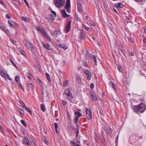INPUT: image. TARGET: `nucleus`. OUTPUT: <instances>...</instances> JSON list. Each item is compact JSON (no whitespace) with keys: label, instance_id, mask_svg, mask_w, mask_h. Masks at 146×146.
Returning a JSON list of instances; mask_svg holds the SVG:
<instances>
[{"label":"nucleus","instance_id":"nucleus-9","mask_svg":"<svg viewBox=\"0 0 146 146\" xmlns=\"http://www.w3.org/2000/svg\"><path fill=\"white\" fill-rule=\"evenodd\" d=\"M48 93L46 89H42V97L43 98L44 97H46L48 96Z\"/></svg>","mask_w":146,"mask_h":146},{"label":"nucleus","instance_id":"nucleus-42","mask_svg":"<svg viewBox=\"0 0 146 146\" xmlns=\"http://www.w3.org/2000/svg\"><path fill=\"white\" fill-rule=\"evenodd\" d=\"M78 119V117H76L74 119V122L75 124H76Z\"/></svg>","mask_w":146,"mask_h":146},{"label":"nucleus","instance_id":"nucleus-7","mask_svg":"<svg viewBox=\"0 0 146 146\" xmlns=\"http://www.w3.org/2000/svg\"><path fill=\"white\" fill-rule=\"evenodd\" d=\"M84 73L85 74L87 75V77L88 80H90L91 79L92 76V75L90 71L88 69H86L84 70Z\"/></svg>","mask_w":146,"mask_h":146},{"label":"nucleus","instance_id":"nucleus-49","mask_svg":"<svg viewBox=\"0 0 146 146\" xmlns=\"http://www.w3.org/2000/svg\"><path fill=\"white\" fill-rule=\"evenodd\" d=\"M62 104L64 105H65L67 104V102L66 101H65L63 100H62Z\"/></svg>","mask_w":146,"mask_h":146},{"label":"nucleus","instance_id":"nucleus-27","mask_svg":"<svg viewBox=\"0 0 146 146\" xmlns=\"http://www.w3.org/2000/svg\"><path fill=\"white\" fill-rule=\"evenodd\" d=\"M75 114H76L75 116V117H78V118H79V117L81 115V113L78 111H77L75 112Z\"/></svg>","mask_w":146,"mask_h":146},{"label":"nucleus","instance_id":"nucleus-35","mask_svg":"<svg viewBox=\"0 0 146 146\" xmlns=\"http://www.w3.org/2000/svg\"><path fill=\"white\" fill-rule=\"evenodd\" d=\"M110 85H111V87L113 88L114 90L115 89V85L113 83V82H111L110 83Z\"/></svg>","mask_w":146,"mask_h":146},{"label":"nucleus","instance_id":"nucleus-46","mask_svg":"<svg viewBox=\"0 0 146 146\" xmlns=\"http://www.w3.org/2000/svg\"><path fill=\"white\" fill-rule=\"evenodd\" d=\"M83 26L86 30L88 31L89 30H90V28L88 27H87L85 25H84Z\"/></svg>","mask_w":146,"mask_h":146},{"label":"nucleus","instance_id":"nucleus-20","mask_svg":"<svg viewBox=\"0 0 146 146\" xmlns=\"http://www.w3.org/2000/svg\"><path fill=\"white\" fill-rule=\"evenodd\" d=\"M105 130L106 131L107 133V134L110 133L112 131L111 129L110 128H106Z\"/></svg>","mask_w":146,"mask_h":146},{"label":"nucleus","instance_id":"nucleus-58","mask_svg":"<svg viewBox=\"0 0 146 146\" xmlns=\"http://www.w3.org/2000/svg\"><path fill=\"white\" fill-rule=\"evenodd\" d=\"M24 1L25 2V3L27 5V6L28 7V8H29V5L28 4V2L27 1Z\"/></svg>","mask_w":146,"mask_h":146},{"label":"nucleus","instance_id":"nucleus-54","mask_svg":"<svg viewBox=\"0 0 146 146\" xmlns=\"http://www.w3.org/2000/svg\"><path fill=\"white\" fill-rule=\"evenodd\" d=\"M83 64L85 67H87L88 66L87 63L86 62H84Z\"/></svg>","mask_w":146,"mask_h":146},{"label":"nucleus","instance_id":"nucleus-5","mask_svg":"<svg viewBox=\"0 0 146 146\" xmlns=\"http://www.w3.org/2000/svg\"><path fill=\"white\" fill-rule=\"evenodd\" d=\"M86 111L87 118L88 119H90L92 117V113L91 110L90 109L86 108Z\"/></svg>","mask_w":146,"mask_h":146},{"label":"nucleus","instance_id":"nucleus-52","mask_svg":"<svg viewBox=\"0 0 146 146\" xmlns=\"http://www.w3.org/2000/svg\"><path fill=\"white\" fill-rule=\"evenodd\" d=\"M66 8V11L68 12V13H69L70 12V8Z\"/></svg>","mask_w":146,"mask_h":146},{"label":"nucleus","instance_id":"nucleus-43","mask_svg":"<svg viewBox=\"0 0 146 146\" xmlns=\"http://www.w3.org/2000/svg\"><path fill=\"white\" fill-rule=\"evenodd\" d=\"M10 61H11V63L13 64L14 65V66L16 67V66H16V64H15V63L13 61V60H11V59H10Z\"/></svg>","mask_w":146,"mask_h":146},{"label":"nucleus","instance_id":"nucleus-10","mask_svg":"<svg viewBox=\"0 0 146 146\" xmlns=\"http://www.w3.org/2000/svg\"><path fill=\"white\" fill-rule=\"evenodd\" d=\"M61 13L62 17L64 18L69 17L70 15H68L66 13L65 10H62L61 11Z\"/></svg>","mask_w":146,"mask_h":146},{"label":"nucleus","instance_id":"nucleus-14","mask_svg":"<svg viewBox=\"0 0 146 146\" xmlns=\"http://www.w3.org/2000/svg\"><path fill=\"white\" fill-rule=\"evenodd\" d=\"M84 32L82 30H80V39L82 40L84 39L85 38V37L84 36L83 34Z\"/></svg>","mask_w":146,"mask_h":146},{"label":"nucleus","instance_id":"nucleus-4","mask_svg":"<svg viewBox=\"0 0 146 146\" xmlns=\"http://www.w3.org/2000/svg\"><path fill=\"white\" fill-rule=\"evenodd\" d=\"M71 22L72 21L71 20L68 21L67 22L65 29V31H66V33H68L70 31Z\"/></svg>","mask_w":146,"mask_h":146},{"label":"nucleus","instance_id":"nucleus-16","mask_svg":"<svg viewBox=\"0 0 146 146\" xmlns=\"http://www.w3.org/2000/svg\"><path fill=\"white\" fill-rule=\"evenodd\" d=\"M115 6L117 7V8L119 7L120 8H123V4L121 3L115 4Z\"/></svg>","mask_w":146,"mask_h":146},{"label":"nucleus","instance_id":"nucleus-33","mask_svg":"<svg viewBox=\"0 0 146 146\" xmlns=\"http://www.w3.org/2000/svg\"><path fill=\"white\" fill-rule=\"evenodd\" d=\"M27 85L29 87L32 88L33 87V86L32 84L30 83H28L27 84Z\"/></svg>","mask_w":146,"mask_h":146},{"label":"nucleus","instance_id":"nucleus-12","mask_svg":"<svg viewBox=\"0 0 146 146\" xmlns=\"http://www.w3.org/2000/svg\"><path fill=\"white\" fill-rule=\"evenodd\" d=\"M24 141L27 143L28 146H31L30 142L27 137H25L24 138Z\"/></svg>","mask_w":146,"mask_h":146},{"label":"nucleus","instance_id":"nucleus-38","mask_svg":"<svg viewBox=\"0 0 146 146\" xmlns=\"http://www.w3.org/2000/svg\"><path fill=\"white\" fill-rule=\"evenodd\" d=\"M21 19L23 20L24 21H27L29 20V19L28 18H25V17H22Z\"/></svg>","mask_w":146,"mask_h":146},{"label":"nucleus","instance_id":"nucleus-31","mask_svg":"<svg viewBox=\"0 0 146 146\" xmlns=\"http://www.w3.org/2000/svg\"><path fill=\"white\" fill-rule=\"evenodd\" d=\"M42 35L43 36L44 35L45 33H46V32L45 31L44 29L43 28H42L40 31Z\"/></svg>","mask_w":146,"mask_h":146},{"label":"nucleus","instance_id":"nucleus-48","mask_svg":"<svg viewBox=\"0 0 146 146\" xmlns=\"http://www.w3.org/2000/svg\"><path fill=\"white\" fill-rule=\"evenodd\" d=\"M119 49L121 50V52L122 53H123V51H122V47L121 46V45H119Z\"/></svg>","mask_w":146,"mask_h":146},{"label":"nucleus","instance_id":"nucleus-2","mask_svg":"<svg viewBox=\"0 0 146 146\" xmlns=\"http://www.w3.org/2000/svg\"><path fill=\"white\" fill-rule=\"evenodd\" d=\"M64 93L67 96L68 98L71 102H73V96L69 88L65 89L64 91Z\"/></svg>","mask_w":146,"mask_h":146},{"label":"nucleus","instance_id":"nucleus-32","mask_svg":"<svg viewBox=\"0 0 146 146\" xmlns=\"http://www.w3.org/2000/svg\"><path fill=\"white\" fill-rule=\"evenodd\" d=\"M37 82L41 86H42V83L41 80L39 79H38L37 80Z\"/></svg>","mask_w":146,"mask_h":146},{"label":"nucleus","instance_id":"nucleus-18","mask_svg":"<svg viewBox=\"0 0 146 146\" xmlns=\"http://www.w3.org/2000/svg\"><path fill=\"white\" fill-rule=\"evenodd\" d=\"M18 110L20 114L22 116H24V110L22 109L19 108L18 109Z\"/></svg>","mask_w":146,"mask_h":146},{"label":"nucleus","instance_id":"nucleus-53","mask_svg":"<svg viewBox=\"0 0 146 146\" xmlns=\"http://www.w3.org/2000/svg\"><path fill=\"white\" fill-rule=\"evenodd\" d=\"M90 88L92 89L94 87V85L93 83H91L90 85Z\"/></svg>","mask_w":146,"mask_h":146},{"label":"nucleus","instance_id":"nucleus-62","mask_svg":"<svg viewBox=\"0 0 146 146\" xmlns=\"http://www.w3.org/2000/svg\"><path fill=\"white\" fill-rule=\"evenodd\" d=\"M0 129L2 132H3V129L1 125L0 126Z\"/></svg>","mask_w":146,"mask_h":146},{"label":"nucleus","instance_id":"nucleus-60","mask_svg":"<svg viewBox=\"0 0 146 146\" xmlns=\"http://www.w3.org/2000/svg\"><path fill=\"white\" fill-rule=\"evenodd\" d=\"M54 126H55V128H58V125H57V123H54Z\"/></svg>","mask_w":146,"mask_h":146},{"label":"nucleus","instance_id":"nucleus-63","mask_svg":"<svg viewBox=\"0 0 146 146\" xmlns=\"http://www.w3.org/2000/svg\"><path fill=\"white\" fill-rule=\"evenodd\" d=\"M7 77L8 78V79L10 80H11V81L12 80V79L11 78H10L9 77V75L8 74H7Z\"/></svg>","mask_w":146,"mask_h":146},{"label":"nucleus","instance_id":"nucleus-28","mask_svg":"<svg viewBox=\"0 0 146 146\" xmlns=\"http://www.w3.org/2000/svg\"><path fill=\"white\" fill-rule=\"evenodd\" d=\"M43 36H45L46 38L49 40L51 41V39L50 37L47 35V34L46 33L44 34V35Z\"/></svg>","mask_w":146,"mask_h":146},{"label":"nucleus","instance_id":"nucleus-24","mask_svg":"<svg viewBox=\"0 0 146 146\" xmlns=\"http://www.w3.org/2000/svg\"><path fill=\"white\" fill-rule=\"evenodd\" d=\"M46 75L48 81L50 82L51 81V80L49 74L47 73H46Z\"/></svg>","mask_w":146,"mask_h":146},{"label":"nucleus","instance_id":"nucleus-39","mask_svg":"<svg viewBox=\"0 0 146 146\" xmlns=\"http://www.w3.org/2000/svg\"><path fill=\"white\" fill-rule=\"evenodd\" d=\"M16 81L18 82L20 80L19 77L18 76H16L15 78Z\"/></svg>","mask_w":146,"mask_h":146},{"label":"nucleus","instance_id":"nucleus-40","mask_svg":"<svg viewBox=\"0 0 146 146\" xmlns=\"http://www.w3.org/2000/svg\"><path fill=\"white\" fill-rule=\"evenodd\" d=\"M21 121L22 123L25 127H26L27 126V125L25 123V121L24 120H21Z\"/></svg>","mask_w":146,"mask_h":146},{"label":"nucleus","instance_id":"nucleus-1","mask_svg":"<svg viewBox=\"0 0 146 146\" xmlns=\"http://www.w3.org/2000/svg\"><path fill=\"white\" fill-rule=\"evenodd\" d=\"M133 109L136 112L139 111L141 112H142L145 110V106L143 104H141L138 106H134L133 107Z\"/></svg>","mask_w":146,"mask_h":146},{"label":"nucleus","instance_id":"nucleus-21","mask_svg":"<svg viewBox=\"0 0 146 146\" xmlns=\"http://www.w3.org/2000/svg\"><path fill=\"white\" fill-rule=\"evenodd\" d=\"M59 47L63 48L65 50L67 48V46L64 44H59Z\"/></svg>","mask_w":146,"mask_h":146},{"label":"nucleus","instance_id":"nucleus-23","mask_svg":"<svg viewBox=\"0 0 146 146\" xmlns=\"http://www.w3.org/2000/svg\"><path fill=\"white\" fill-rule=\"evenodd\" d=\"M40 108L41 110L43 111H45L46 109L45 107V105L43 104H40Z\"/></svg>","mask_w":146,"mask_h":146},{"label":"nucleus","instance_id":"nucleus-51","mask_svg":"<svg viewBox=\"0 0 146 146\" xmlns=\"http://www.w3.org/2000/svg\"><path fill=\"white\" fill-rule=\"evenodd\" d=\"M11 41L12 42L13 44L14 45H16V42L13 39H11Z\"/></svg>","mask_w":146,"mask_h":146},{"label":"nucleus","instance_id":"nucleus-56","mask_svg":"<svg viewBox=\"0 0 146 146\" xmlns=\"http://www.w3.org/2000/svg\"><path fill=\"white\" fill-rule=\"evenodd\" d=\"M19 87H20L24 91V88L23 87V86H22V85L21 84V83H20V85H19Z\"/></svg>","mask_w":146,"mask_h":146},{"label":"nucleus","instance_id":"nucleus-45","mask_svg":"<svg viewBox=\"0 0 146 146\" xmlns=\"http://www.w3.org/2000/svg\"><path fill=\"white\" fill-rule=\"evenodd\" d=\"M36 29L38 30V31H41V30L42 29V28L40 27H39L38 26H36Z\"/></svg>","mask_w":146,"mask_h":146},{"label":"nucleus","instance_id":"nucleus-13","mask_svg":"<svg viewBox=\"0 0 146 146\" xmlns=\"http://www.w3.org/2000/svg\"><path fill=\"white\" fill-rule=\"evenodd\" d=\"M0 74L1 76L5 78V79H7V73H5L3 70H2L0 71Z\"/></svg>","mask_w":146,"mask_h":146},{"label":"nucleus","instance_id":"nucleus-50","mask_svg":"<svg viewBox=\"0 0 146 146\" xmlns=\"http://www.w3.org/2000/svg\"><path fill=\"white\" fill-rule=\"evenodd\" d=\"M0 3L2 5L4 6L5 7H6V6L4 3V2L2 1H0Z\"/></svg>","mask_w":146,"mask_h":146},{"label":"nucleus","instance_id":"nucleus-59","mask_svg":"<svg viewBox=\"0 0 146 146\" xmlns=\"http://www.w3.org/2000/svg\"><path fill=\"white\" fill-rule=\"evenodd\" d=\"M44 142L47 145L48 144V141L46 140V139H44Z\"/></svg>","mask_w":146,"mask_h":146},{"label":"nucleus","instance_id":"nucleus-57","mask_svg":"<svg viewBox=\"0 0 146 146\" xmlns=\"http://www.w3.org/2000/svg\"><path fill=\"white\" fill-rule=\"evenodd\" d=\"M51 12V13L53 14L56 17V12L55 11H53L52 10Z\"/></svg>","mask_w":146,"mask_h":146},{"label":"nucleus","instance_id":"nucleus-47","mask_svg":"<svg viewBox=\"0 0 146 146\" xmlns=\"http://www.w3.org/2000/svg\"><path fill=\"white\" fill-rule=\"evenodd\" d=\"M90 24L91 25L93 26L94 27L95 26V24L92 21H90Z\"/></svg>","mask_w":146,"mask_h":146},{"label":"nucleus","instance_id":"nucleus-34","mask_svg":"<svg viewBox=\"0 0 146 146\" xmlns=\"http://www.w3.org/2000/svg\"><path fill=\"white\" fill-rule=\"evenodd\" d=\"M19 102L23 106L25 107V106H26L25 105V104L21 100H19Z\"/></svg>","mask_w":146,"mask_h":146},{"label":"nucleus","instance_id":"nucleus-55","mask_svg":"<svg viewBox=\"0 0 146 146\" xmlns=\"http://www.w3.org/2000/svg\"><path fill=\"white\" fill-rule=\"evenodd\" d=\"M6 17L8 19H11V17L8 14H7L6 15Z\"/></svg>","mask_w":146,"mask_h":146},{"label":"nucleus","instance_id":"nucleus-22","mask_svg":"<svg viewBox=\"0 0 146 146\" xmlns=\"http://www.w3.org/2000/svg\"><path fill=\"white\" fill-rule=\"evenodd\" d=\"M70 1H67V2L66 6H65V8H70Z\"/></svg>","mask_w":146,"mask_h":146},{"label":"nucleus","instance_id":"nucleus-17","mask_svg":"<svg viewBox=\"0 0 146 146\" xmlns=\"http://www.w3.org/2000/svg\"><path fill=\"white\" fill-rule=\"evenodd\" d=\"M42 44L44 48H46V49L48 50L50 49V48L49 47V44L47 43L46 44L44 43H42Z\"/></svg>","mask_w":146,"mask_h":146},{"label":"nucleus","instance_id":"nucleus-3","mask_svg":"<svg viewBox=\"0 0 146 146\" xmlns=\"http://www.w3.org/2000/svg\"><path fill=\"white\" fill-rule=\"evenodd\" d=\"M54 3L57 7H60L64 5L65 1H54Z\"/></svg>","mask_w":146,"mask_h":146},{"label":"nucleus","instance_id":"nucleus-26","mask_svg":"<svg viewBox=\"0 0 146 146\" xmlns=\"http://www.w3.org/2000/svg\"><path fill=\"white\" fill-rule=\"evenodd\" d=\"M113 10L114 11L117 13L118 14V12H119V10L118 8L115 6V5L113 7Z\"/></svg>","mask_w":146,"mask_h":146},{"label":"nucleus","instance_id":"nucleus-44","mask_svg":"<svg viewBox=\"0 0 146 146\" xmlns=\"http://www.w3.org/2000/svg\"><path fill=\"white\" fill-rule=\"evenodd\" d=\"M20 52L22 54L24 55L25 53L24 51L22 50H21L20 48L19 49Z\"/></svg>","mask_w":146,"mask_h":146},{"label":"nucleus","instance_id":"nucleus-6","mask_svg":"<svg viewBox=\"0 0 146 146\" xmlns=\"http://www.w3.org/2000/svg\"><path fill=\"white\" fill-rule=\"evenodd\" d=\"M46 19L48 22L50 23L52 22L54 20V16L51 14H49L46 16Z\"/></svg>","mask_w":146,"mask_h":146},{"label":"nucleus","instance_id":"nucleus-41","mask_svg":"<svg viewBox=\"0 0 146 146\" xmlns=\"http://www.w3.org/2000/svg\"><path fill=\"white\" fill-rule=\"evenodd\" d=\"M68 82L67 81H65L64 82L63 84V86L64 87H66L68 84Z\"/></svg>","mask_w":146,"mask_h":146},{"label":"nucleus","instance_id":"nucleus-29","mask_svg":"<svg viewBox=\"0 0 146 146\" xmlns=\"http://www.w3.org/2000/svg\"><path fill=\"white\" fill-rule=\"evenodd\" d=\"M8 22L9 25L11 27H13L14 25L12 23L13 22V21H11V22L9 21V20H8ZM13 23L14 24H16V23L15 22H13Z\"/></svg>","mask_w":146,"mask_h":146},{"label":"nucleus","instance_id":"nucleus-8","mask_svg":"<svg viewBox=\"0 0 146 146\" xmlns=\"http://www.w3.org/2000/svg\"><path fill=\"white\" fill-rule=\"evenodd\" d=\"M82 1H78L77 2L78 8V11L80 12H82Z\"/></svg>","mask_w":146,"mask_h":146},{"label":"nucleus","instance_id":"nucleus-37","mask_svg":"<svg viewBox=\"0 0 146 146\" xmlns=\"http://www.w3.org/2000/svg\"><path fill=\"white\" fill-rule=\"evenodd\" d=\"M79 126L78 125H77V128H76V136L77 137L78 136V134L79 133Z\"/></svg>","mask_w":146,"mask_h":146},{"label":"nucleus","instance_id":"nucleus-30","mask_svg":"<svg viewBox=\"0 0 146 146\" xmlns=\"http://www.w3.org/2000/svg\"><path fill=\"white\" fill-rule=\"evenodd\" d=\"M70 144L72 146H75L77 144L75 141H71Z\"/></svg>","mask_w":146,"mask_h":146},{"label":"nucleus","instance_id":"nucleus-11","mask_svg":"<svg viewBox=\"0 0 146 146\" xmlns=\"http://www.w3.org/2000/svg\"><path fill=\"white\" fill-rule=\"evenodd\" d=\"M26 45L27 47L29 48V50H32L33 49V46L32 44L29 42H26Z\"/></svg>","mask_w":146,"mask_h":146},{"label":"nucleus","instance_id":"nucleus-19","mask_svg":"<svg viewBox=\"0 0 146 146\" xmlns=\"http://www.w3.org/2000/svg\"><path fill=\"white\" fill-rule=\"evenodd\" d=\"M53 33L55 36H58V35L60 33V32L58 30L55 31H53Z\"/></svg>","mask_w":146,"mask_h":146},{"label":"nucleus","instance_id":"nucleus-15","mask_svg":"<svg viewBox=\"0 0 146 146\" xmlns=\"http://www.w3.org/2000/svg\"><path fill=\"white\" fill-rule=\"evenodd\" d=\"M90 98L92 101L95 100L96 99V97L95 94H91L90 96Z\"/></svg>","mask_w":146,"mask_h":146},{"label":"nucleus","instance_id":"nucleus-25","mask_svg":"<svg viewBox=\"0 0 146 146\" xmlns=\"http://www.w3.org/2000/svg\"><path fill=\"white\" fill-rule=\"evenodd\" d=\"M25 108L26 110V111H28L30 114H32V112L26 106H25Z\"/></svg>","mask_w":146,"mask_h":146},{"label":"nucleus","instance_id":"nucleus-64","mask_svg":"<svg viewBox=\"0 0 146 146\" xmlns=\"http://www.w3.org/2000/svg\"><path fill=\"white\" fill-rule=\"evenodd\" d=\"M117 67H118V70L119 71H121L120 69V68H121V67H120V66L119 65H118L117 66Z\"/></svg>","mask_w":146,"mask_h":146},{"label":"nucleus","instance_id":"nucleus-36","mask_svg":"<svg viewBox=\"0 0 146 146\" xmlns=\"http://www.w3.org/2000/svg\"><path fill=\"white\" fill-rule=\"evenodd\" d=\"M92 59L95 62H96L97 60L95 56L94 55H92Z\"/></svg>","mask_w":146,"mask_h":146},{"label":"nucleus","instance_id":"nucleus-61","mask_svg":"<svg viewBox=\"0 0 146 146\" xmlns=\"http://www.w3.org/2000/svg\"><path fill=\"white\" fill-rule=\"evenodd\" d=\"M129 41L131 42H133V40H132V38H129Z\"/></svg>","mask_w":146,"mask_h":146}]
</instances>
